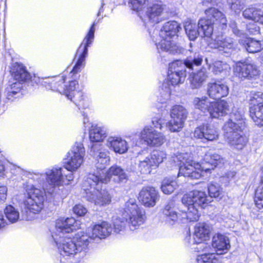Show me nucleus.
Listing matches in <instances>:
<instances>
[{
  "mask_svg": "<svg viewBox=\"0 0 263 263\" xmlns=\"http://www.w3.org/2000/svg\"><path fill=\"white\" fill-rule=\"evenodd\" d=\"M245 110L243 108H234L230 119L225 123L223 129L224 136L228 144L237 149H242L248 142L242 133L246 126Z\"/></svg>",
  "mask_w": 263,
  "mask_h": 263,
  "instance_id": "1",
  "label": "nucleus"
},
{
  "mask_svg": "<svg viewBox=\"0 0 263 263\" xmlns=\"http://www.w3.org/2000/svg\"><path fill=\"white\" fill-rule=\"evenodd\" d=\"M52 237L60 254L61 262L65 263L69 257L74 256L78 253L81 254L82 256L85 255L89 242L88 237L83 232L78 233L76 235V242L67 236L59 237L56 234L52 235Z\"/></svg>",
  "mask_w": 263,
  "mask_h": 263,
  "instance_id": "2",
  "label": "nucleus"
},
{
  "mask_svg": "<svg viewBox=\"0 0 263 263\" xmlns=\"http://www.w3.org/2000/svg\"><path fill=\"white\" fill-rule=\"evenodd\" d=\"M210 202L203 191L194 190L185 194L182 198V202L187 208V211L182 213L181 219H187L190 221H197L200 216L199 209L204 208Z\"/></svg>",
  "mask_w": 263,
  "mask_h": 263,
  "instance_id": "3",
  "label": "nucleus"
},
{
  "mask_svg": "<svg viewBox=\"0 0 263 263\" xmlns=\"http://www.w3.org/2000/svg\"><path fill=\"white\" fill-rule=\"evenodd\" d=\"M180 28L179 25L175 21L164 24L159 33L161 41L156 44L159 52L161 50L172 54L178 52V47L175 43V40L177 38V33Z\"/></svg>",
  "mask_w": 263,
  "mask_h": 263,
  "instance_id": "4",
  "label": "nucleus"
},
{
  "mask_svg": "<svg viewBox=\"0 0 263 263\" xmlns=\"http://www.w3.org/2000/svg\"><path fill=\"white\" fill-rule=\"evenodd\" d=\"M208 18H201L198 22V29L200 33L206 37H211L213 32V25L216 21L224 27L227 25L226 17L221 11L215 8H210L205 11Z\"/></svg>",
  "mask_w": 263,
  "mask_h": 263,
  "instance_id": "5",
  "label": "nucleus"
},
{
  "mask_svg": "<svg viewBox=\"0 0 263 263\" xmlns=\"http://www.w3.org/2000/svg\"><path fill=\"white\" fill-rule=\"evenodd\" d=\"M173 160L180 165L178 175L195 179L201 176L203 167L190 159L187 154H180L174 157Z\"/></svg>",
  "mask_w": 263,
  "mask_h": 263,
  "instance_id": "6",
  "label": "nucleus"
},
{
  "mask_svg": "<svg viewBox=\"0 0 263 263\" xmlns=\"http://www.w3.org/2000/svg\"><path fill=\"white\" fill-rule=\"evenodd\" d=\"M95 185L92 182H88V178L84 183V190L86 193V199L98 206H105L111 202V197L109 193L105 190H99L102 182H96Z\"/></svg>",
  "mask_w": 263,
  "mask_h": 263,
  "instance_id": "7",
  "label": "nucleus"
},
{
  "mask_svg": "<svg viewBox=\"0 0 263 263\" xmlns=\"http://www.w3.org/2000/svg\"><path fill=\"white\" fill-rule=\"evenodd\" d=\"M144 211L136 204L135 199L126 202L122 211V216L127 221L131 230L136 229L145 220Z\"/></svg>",
  "mask_w": 263,
  "mask_h": 263,
  "instance_id": "8",
  "label": "nucleus"
},
{
  "mask_svg": "<svg viewBox=\"0 0 263 263\" xmlns=\"http://www.w3.org/2000/svg\"><path fill=\"white\" fill-rule=\"evenodd\" d=\"M112 175L116 177L114 179V181L118 183H125L128 180V176L123 169L118 165H113L105 173L98 172L89 174L88 180L89 182H92L93 185L99 181L106 183L110 181Z\"/></svg>",
  "mask_w": 263,
  "mask_h": 263,
  "instance_id": "9",
  "label": "nucleus"
},
{
  "mask_svg": "<svg viewBox=\"0 0 263 263\" xmlns=\"http://www.w3.org/2000/svg\"><path fill=\"white\" fill-rule=\"evenodd\" d=\"M26 192L27 197L23 201L24 208L34 214L39 213L44 208L45 193L32 185L27 186Z\"/></svg>",
  "mask_w": 263,
  "mask_h": 263,
  "instance_id": "10",
  "label": "nucleus"
},
{
  "mask_svg": "<svg viewBox=\"0 0 263 263\" xmlns=\"http://www.w3.org/2000/svg\"><path fill=\"white\" fill-rule=\"evenodd\" d=\"M166 154L162 151H153L144 158H140L138 163L139 171L143 174H148L152 168L157 167L166 159Z\"/></svg>",
  "mask_w": 263,
  "mask_h": 263,
  "instance_id": "11",
  "label": "nucleus"
},
{
  "mask_svg": "<svg viewBox=\"0 0 263 263\" xmlns=\"http://www.w3.org/2000/svg\"><path fill=\"white\" fill-rule=\"evenodd\" d=\"M95 26V23H93L88 33L77 50V55L79 54V58L76 65L70 71L72 77L80 72L85 65V58L88 51L87 47L91 44L94 38Z\"/></svg>",
  "mask_w": 263,
  "mask_h": 263,
  "instance_id": "12",
  "label": "nucleus"
},
{
  "mask_svg": "<svg viewBox=\"0 0 263 263\" xmlns=\"http://www.w3.org/2000/svg\"><path fill=\"white\" fill-rule=\"evenodd\" d=\"M186 109L181 105L174 106L170 111L171 119L167 123L166 127L171 132H179L183 127L187 118Z\"/></svg>",
  "mask_w": 263,
  "mask_h": 263,
  "instance_id": "13",
  "label": "nucleus"
},
{
  "mask_svg": "<svg viewBox=\"0 0 263 263\" xmlns=\"http://www.w3.org/2000/svg\"><path fill=\"white\" fill-rule=\"evenodd\" d=\"M85 149L82 143L76 142L67 154L65 168L67 171L77 170L82 164Z\"/></svg>",
  "mask_w": 263,
  "mask_h": 263,
  "instance_id": "14",
  "label": "nucleus"
},
{
  "mask_svg": "<svg viewBox=\"0 0 263 263\" xmlns=\"http://www.w3.org/2000/svg\"><path fill=\"white\" fill-rule=\"evenodd\" d=\"M210 44L212 48L217 49L226 57L230 56L237 49L236 41L228 36H217Z\"/></svg>",
  "mask_w": 263,
  "mask_h": 263,
  "instance_id": "15",
  "label": "nucleus"
},
{
  "mask_svg": "<svg viewBox=\"0 0 263 263\" xmlns=\"http://www.w3.org/2000/svg\"><path fill=\"white\" fill-rule=\"evenodd\" d=\"M63 174L61 168L48 170L46 172L47 182L43 186L44 192L52 194L54 187L63 185Z\"/></svg>",
  "mask_w": 263,
  "mask_h": 263,
  "instance_id": "16",
  "label": "nucleus"
},
{
  "mask_svg": "<svg viewBox=\"0 0 263 263\" xmlns=\"http://www.w3.org/2000/svg\"><path fill=\"white\" fill-rule=\"evenodd\" d=\"M219 133L218 128L214 125L205 124L195 129L193 133V137L196 139L213 141L219 139Z\"/></svg>",
  "mask_w": 263,
  "mask_h": 263,
  "instance_id": "17",
  "label": "nucleus"
},
{
  "mask_svg": "<svg viewBox=\"0 0 263 263\" xmlns=\"http://www.w3.org/2000/svg\"><path fill=\"white\" fill-rule=\"evenodd\" d=\"M112 228L111 225L106 221H103L100 224L93 226L92 227H89L86 230V235L91 239H102L108 236L111 233Z\"/></svg>",
  "mask_w": 263,
  "mask_h": 263,
  "instance_id": "18",
  "label": "nucleus"
},
{
  "mask_svg": "<svg viewBox=\"0 0 263 263\" xmlns=\"http://www.w3.org/2000/svg\"><path fill=\"white\" fill-rule=\"evenodd\" d=\"M141 138L151 146H159L165 141V137L152 128L145 127L141 132Z\"/></svg>",
  "mask_w": 263,
  "mask_h": 263,
  "instance_id": "19",
  "label": "nucleus"
},
{
  "mask_svg": "<svg viewBox=\"0 0 263 263\" xmlns=\"http://www.w3.org/2000/svg\"><path fill=\"white\" fill-rule=\"evenodd\" d=\"M77 223L72 217L66 219H59L55 223V231L52 235H58L59 237H65L64 235L69 233L78 228Z\"/></svg>",
  "mask_w": 263,
  "mask_h": 263,
  "instance_id": "20",
  "label": "nucleus"
},
{
  "mask_svg": "<svg viewBox=\"0 0 263 263\" xmlns=\"http://www.w3.org/2000/svg\"><path fill=\"white\" fill-rule=\"evenodd\" d=\"M139 200L147 207H153L156 205L159 199L158 192L153 187L143 188L139 193Z\"/></svg>",
  "mask_w": 263,
  "mask_h": 263,
  "instance_id": "21",
  "label": "nucleus"
},
{
  "mask_svg": "<svg viewBox=\"0 0 263 263\" xmlns=\"http://www.w3.org/2000/svg\"><path fill=\"white\" fill-rule=\"evenodd\" d=\"M235 71L238 73L240 78L248 79H255L259 74L258 68L252 63H237Z\"/></svg>",
  "mask_w": 263,
  "mask_h": 263,
  "instance_id": "22",
  "label": "nucleus"
},
{
  "mask_svg": "<svg viewBox=\"0 0 263 263\" xmlns=\"http://www.w3.org/2000/svg\"><path fill=\"white\" fill-rule=\"evenodd\" d=\"M207 93L214 99H220L229 94V88L220 81L210 82L208 84Z\"/></svg>",
  "mask_w": 263,
  "mask_h": 263,
  "instance_id": "23",
  "label": "nucleus"
},
{
  "mask_svg": "<svg viewBox=\"0 0 263 263\" xmlns=\"http://www.w3.org/2000/svg\"><path fill=\"white\" fill-rule=\"evenodd\" d=\"M212 227L208 224L202 222L198 223L195 226L194 233V242L196 243H201L210 238Z\"/></svg>",
  "mask_w": 263,
  "mask_h": 263,
  "instance_id": "24",
  "label": "nucleus"
},
{
  "mask_svg": "<svg viewBox=\"0 0 263 263\" xmlns=\"http://www.w3.org/2000/svg\"><path fill=\"white\" fill-rule=\"evenodd\" d=\"M229 103L224 100L213 101V105L211 110V117L213 118H219L228 114L230 111Z\"/></svg>",
  "mask_w": 263,
  "mask_h": 263,
  "instance_id": "25",
  "label": "nucleus"
},
{
  "mask_svg": "<svg viewBox=\"0 0 263 263\" xmlns=\"http://www.w3.org/2000/svg\"><path fill=\"white\" fill-rule=\"evenodd\" d=\"M212 246L216 249L217 254H222L230 248L229 238L221 234H216L212 239Z\"/></svg>",
  "mask_w": 263,
  "mask_h": 263,
  "instance_id": "26",
  "label": "nucleus"
},
{
  "mask_svg": "<svg viewBox=\"0 0 263 263\" xmlns=\"http://www.w3.org/2000/svg\"><path fill=\"white\" fill-rule=\"evenodd\" d=\"M12 76L14 80L19 83L28 81L30 80L31 77L27 71L25 67L21 64L15 63L11 69Z\"/></svg>",
  "mask_w": 263,
  "mask_h": 263,
  "instance_id": "27",
  "label": "nucleus"
},
{
  "mask_svg": "<svg viewBox=\"0 0 263 263\" xmlns=\"http://www.w3.org/2000/svg\"><path fill=\"white\" fill-rule=\"evenodd\" d=\"M175 204L173 201H170L165 206L163 213L166 217V220L168 222L176 221L178 219L184 222L185 220H189L187 219H181V214L185 212H181V213H178L175 209Z\"/></svg>",
  "mask_w": 263,
  "mask_h": 263,
  "instance_id": "28",
  "label": "nucleus"
},
{
  "mask_svg": "<svg viewBox=\"0 0 263 263\" xmlns=\"http://www.w3.org/2000/svg\"><path fill=\"white\" fill-rule=\"evenodd\" d=\"M107 145L116 153L120 154L126 153L128 149L127 142L118 137H109L107 141Z\"/></svg>",
  "mask_w": 263,
  "mask_h": 263,
  "instance_id": "29",
  "label": "nucleus"
},
{
  "mask_svg": "<svg viewBox=\"0 0 263 263\" xmlns=\"http://www.w3.org/2000/svg\"><path fill=\"white\" fill-rule=\"evenodd\" d=\"M192 69V63L190 61L182 62L177 60L170 64L168 71L181 74V77H186V68Z\"/></svg>",
  "mask_w": 263,
  "mask_h": 263,
  "instance_id": "30",
  "label": "nucleus"
},
{
  "mask_svg": "<svg viewBox=\"0 0 263 263\" xmlns=\"http://www.w3.org/2000/svg\"><path fill=\"white\" fill-rule=\"evenodd\" d=\"M163 7L160 4H154L149 7L146 12V16L149 21L153 23H158L161 20L160 16L163 10Z\"/></svg>",
  "mask_w": 263,
  "mask_h": 263,
  "instance_id": "31",
  "label": "nucleus"
},
{
  "mask_svg": "<svg viewBox=\"0 0 263 263\" xmlns=\"http://www.w3.org/2000/svg\"><path fill=\"white\" fill-rule=\"evenodd\" d=\"M181 76L180 73L179 74L168 71L166 83H164L163 84V87H165L166 89L165 91L167 95V97H169L171 93L170 84L172 86H174L184 82L185 77H181Z\"/></svg>",
  "mask_w": 263,
  "mask_h": 263,
  "instance_id": "32",
  "label": "nucleus"
},
{
  "mask_svg": "<svg viewBox=\"0 0 263 263\" xmlns=\"http://www.w3.org/2000/svg\"><path fill=\"white\" fill-rule=\"evenodd\" d=\"M194 107L200 110L203 112H208L211 116V110L213 105V102L206 97L202 98H195L193 100Z\"/></svg>",
  "mask_w": 263,
  "mask_h": 263,
  "instance_id": "33",
  "label": "nucleus"
},
{
  "mask_svg": "<svg viewBox=\"0 0 263 263\" xmlns=\"http://www.w3.org/2000/svg\"><path fill=\"white\" fill-rule=\"evenodd\" d=\"M105 128L97 125H92L89 131V139L91 142H100L106 137Z\"/></svg>",
  "mask_w": 263,
  "mask_h": 263,
  "instance_id": "34",
  "label": "nucleus"
},
{
  "mask_svg": "<svg viewBox=\"0 0 263 263\" xmlns=\"http://www.w3.org/2000/svg\"><path fill=\"white\" fill-rule=\"evenodd\" d=\"M243 16L263 25V11L255 8H249L243 12Z\"/></svg>",
  "mask_w": 263,
  "mask_h": 263,
  "instance_id": "35",
  "label": "nucleus"
},
{
  "mask_svg": "<svg viewBox=\"0 0 263 263\" xmlns=\"http://www.w3.org/2000/svg\"><path fill=\"white\" fill-rule=\"evenodd\" d=\"M207 78L205 69H201L191 76V86L193 89L198 88L202 86Z\"/></svg>",
  "mask_w": 263,
  "mask_h": 263,
  "instance_id": "36",
  "label": "nucleus"
},
{
  "mask_svg": "<svg viewBox=\"0 0 263 263\" xmlns=\"http://www.w3.org/2000/svg\"><path fill=\"white\" fill-rule=\"evenodd\" d=\"M97 160L96 167L99 170L98 172H103V170L109 164L110 161L109 153L107 151H100L97 156Z\"/></svg>",
  "mask_w": 263,
  "mask_h": 263,
  "instance_id": "37",
  "label": "nucleus"
},
{
  "mask_svg": "<svg viewBox=\"0 0 263 263\" xmlns=\"http://www.w3.org/2000/svg\"><path fill=\"white\" fill-rule=\"evenodd\" d=\"M250 116L258 126H263V105L250 109Z\"/></svg>",
  "mask_w": 263,
  "mask_h": 263,
  "instance_id": "38",
  "label": "nucleus"
},
{
  "mask_svg": "<svg viewBox=\"0 0 263 263\" xmlns=\"http://www.w3.org/2000/svg\"><path fill=\"white\" fill-rule=\"evenodd\" d=\"M4 213L11 223H14L19 219L20 213L17 209L11 205H7L4 209Z\"/></svg>",
  "mask_w": 263,
  "mask_h": 263,
  "instance_id": "39",
  "label": "nucleus"
},
{
  "mask_svg": "<svg viewBox=\"0 0 263 263\" xmlns=\"http://www.w3.org/2000/svg\"><path fill=\"white\" fill-rule=\"evenodd\" d=\"M184 29L190 40H195L200 33L199 29L197 30V25L191 22H186L185 23Z\"/></svg>",
  "mask_w": 263,
  "mask_h": 263,
  "instance_id": "40",
  "label": "nucleus"
},
{
  "mask_svg": "<svg viewBox=\"0 0 263 263\" xmlns=\"http://www.w3.org/2000/svg\"><path fill=\"white\" fill-rule=\"evenodd\" d=\"M245 47L249 52L255 53L263 49V43L259 41L249 39L246 41Z\"/></svg>",
  "mask_w": 263,
  "mask_h": 263,
  "instance_id": "41",
  "label": "nucleus"
},
{
  "mask_svg": "<svg viewBox=\"0 0 263 263\" xmlns=\"http://www.w3.org/2000/svg\"><path fill=\"white\" fill-rule=\"evenodd\" d=\"M177 186L176 181L170 179H165L162 183L161 190L165 194H171Z\"/></svg>",
  "mask_w": 263,
  "mask_h": 263,
  "instance_id": "42",
  "label": "nucleus"
},
{
  "mask_svg": "<svg viewBox=\"0 0 263 263\" xmlns=\"http://www.w3.org/2000/svg\"><path fill=\"white\" fill-rule=\"evenodd\" d=\"M250 109L256 107H261L263 105V93H251L249 100Z\"/></svg>",
  "mask_w": 263,
  "mask_h": 263,
  "instance_id": "43",
  "label": "nucleus"
},
{
  "mask_svg": "<svg viewBox=\"0 0 263 263\" xmlns=\"http://www.w3.org/2000/svg\"><path fill=\"white\" fill-rule=\"evenodd\" d=\"M204 161L214 167H216L218 164L223 163V159L220 155L216 153H208L204 157Z\"/></svg>",
  "mask_w": 263,
  "mask_h": 263,
  "instance_id": "44",
  "label": "nucleus"
},
{
  "mask_svg": "<svg viewBox=\"0 0 263 263\" xmlns=\"http://www.w3.org/2000/svg\"><path fill=\"white\" fill-rule=\"evenodd\" d=\"M208 192L211 197L221 198L223 195L222 189L218 183H210L208 187Z\"/></svg>",
  "mask_w": 263,
  "mask_h": 263,
  "instance_id": "45",
  "label": "nucleus"
},
{
  "mask_svg": "<svg viewBox=\"0 0 263 263\" xmlns=\"http://www.w3.org/2000/svg\"><path fill=\"white\" fill-rule=\"evenodd\" d=\"M230 70V66L225 62L218 61L213 63L212 71L215 74H218Z\"/></svg>",
  "mask_w": 263,
  "mask_h": 263,
  "instance_id": "46",
  "label": "nucleus"
},
{
  "mask_svg": "<svg viewBox=\"0 0 263 263\" xmlns=\"http://www.w3.org/2000/svg\"><path fill=\"white\" fill-rule=\"evenodd\" d=\"M254 201L259 209L263 208V177L260 185L256 190Z\"/></svg>",
  "mask_w": 263,
  "mask_h": 263,
  "instance_id": "47",
  "label": "nucleus"
},
{
  "mask_svg": "<svg viewBox=\"0 0 263 263\" xmlns=\"http://www.w3.org/2000/svg\"><path fill=\"white\" fill-rule=\"evenodd\" d=\"M78 85V83L76 81H71L69 82L68 85L66 86L63 91L67 97V98L70 100H72L73 97L74 96V91L76 89V86Z\"/></svg>",
  "mask_w": 263,
  "mask_h": 263,
  "instance_id": "48",
  "label": "nucleus"
},
{
  "mask_svg": "<svg viewBox=\"0 0 263 263\" xmlns=\"http://www.w3.org/2000/svg\"><path fill=\"white\" fill-rule=\"evenodd\" d=\"M127 221L126 219L120 218H116L114 221V229L116 233L122 231L126 224Z\"/></svg>",
  "mask_w": 263,
  "mask_h": 263,
  "instance_id": "49",
  "label": "nucleus"
},
{
  "mask_svg": "<svg viewBox=\"0 0 263 263\" xmlns=\"http://www.w3.org/2000/svg\"><path fill=\"white\" fill-rule=\"evenodd\" d=\"M213 256L212 254H205L198 256L197 258L198 263H214Z\"/></svg>",
  "mask_w": 263,
  "mask_h": 263,
  "instance_id": "50",
  "label": "nucleus"
},
{
  "mask_svg": "<svg viewBox=\"0 0 263 263\" xmlns=\"http://www.w3.org/2000/svg\"><path fill=\"white\" fill-rule=\"evenodd\" d=\"M21 90V83H14L11 87L10 90H8V98L11 99L14 95H15L20 92Z\"/></svg>",
  "mask_w": 263,
  "mask_h": 263,
  "instance_id": "51",
  "label": "nucleus"
},
{
  "mask_svg": "<svg viewBox=\"0 0 263 263\" xmlns=\"http://www.w3.org/2000/svg\"><path fill=\"white\" fill-rule=\"evenodd\" d=\"M146 0H129V4L134 10L139 11L143 7Z\"/></svg>",
  "mask_w": 263,
  "mask_h": 263,
  "instance_id": "52",
  "label": "nucleus"
},
{
  "mask_svg": "<svg viewBox=\"0 0 263 263\" xmlns=\"http://www.w3.org/2000/svg\"><path fill=\"white\" fill-rule=\"evenodd\" d=\"M73 212L77 215L82 216L84 215L87 212V209L82 205H76L73 208Z\"/></svg>",
  "mask_w": 263,
  "mask_h": 263,
  "instance_id": "53",
  "label": "nucleus"
},
{
  "mask_svg": "<svg viewBox=\"0 0 263 263\" xmlns=\"http://www.w3.org/2000/svg\"><path fill=\"white\" fill-rule=\"evenodd\" d=\"M163 120L160 114H157L152 118V123L155 127L161 129Z\"/></svg>",
  "mask_w": 263,
  "mask_h": 263,
  "instance_id": "54",
  "label": "nucleus"
},
{
  "mask_svg": "<svg viewBox=\"0 0 263 263\" xmlns=\"http://www.w3.org/2000/svg\"><path fill=\"white\" fill-rule=\"evenodd\" d=\"M241 3V0H234L232 3L231 9L235 12H239L241 9H242Z\"/></svg>",
  "mask_w": 263,
  "mask_h": 263,
  "instance_id": "55",
  "label": "nucleus"
},
{
  "mask_svg": "<svg viewBox=\"0 0 263 263\" xmlns=\"http://www.w3.org/2000/svg\"><path fill=\"white\" fill-rule=\"evenodd\" d=\"M92 144L90 147V151L91 152H93V155L95 156L97 155V153H99L100 151H101V147L102 145L100 143V142H92Z\"/></svg>",
  "mask_w": 263,
  "mask_h": 263,
  "instance_id": "56",
  "label": "nucleus"
},
{
  "mask_svg": "<svg viewBox=\"0 0 263 263\" xmlns=\"http://www.w3.org/2000/svg\"><path fill=\"white\" fill-rule=\"evenodd\" d=\"M7 187L5 185H0V202H4L7 198Z\"/></svg>",
  "mask_w": 263,
  "mask_h": 263,
  "instance_id": "57",
  "label": "nucleus"
},
{
  "mask_svg": "<svg viewBox=\"0 0 263 263\" xmlns=\"http://www.w3.org/2000/svg\"><path fill=\"white\" fill-rule=\"evenodd\" d=\"M69 172L68 174H65L64 173L63 174V184H68L69 182L73 180V175L72 173V171H68Z\"/></svg>",
  "mask_w": 263,
  "mask_h": 263,
  "instance_id": "58",
  "label": "nucleus"
},
{
  "mask_svg": "<svg viewBox=\"0 0 263 263\" xmlns=\"http://www.w3.org/2000/svg\"><path fill=\"white\" fill-rule=\"evenodd\" d=\"M186 61H190L192 63V66L195 65L196 66H199L201 64L202 62V58L201 56L198 55L197 57L194 58V59L188 60Z\"/></svg>",
  "mask_w": 263,
  "mask_h": 263,
  "instance_id": "59",
  "label": "nucleus"
},
{
  "mask_svg": "<svg viewBox=\"0 0 263 263\" xmlns=\"http://www.w3.org/2000/svg\"><path fill=\"white\" fill-rule=\"evenodd\" d=\"M6 224L7 222L4 218L3 214L0 211V229L5 227Z\"/></svg>",
  "mask_w": 263,
  "mask_h": 263,
  "instance_id": "60",
  "label": "nucleus"
},
{
  "mask_svg": "<svg viewBox=\"0 0 263 263\" xmlns=\"http://www.w3.org/2000/svg\"><path fill=\"white\" fill-rule=\"evenodd\" d=\"M230 26L233 29V32L236 35H239V31L237 29H236V24L235 23V22H231L230 24Z\"/></svg>",
  "mask_w": 263,
  "mask_h": 263,
  "instance_id": "61",
  "label": "nucleus"
},
{
  "mask_svg": "<svg viewBox=\"0 0 263 263\" xmlns=\"http://www.w3.org/2000/svg\"><path fill=\"white\" fill-rule=\"evenodd\" d=\"M4 170V166L0 163V175H2Z\"/></svg>",
  "mask_w": 263,
  "mask_h": 263,
  "instance_id": "62",
  "label": "nucleus"
},
{
  "mask_svg": "<svg viewBox=\"0 0 263 263\" xmlns=\"http://www.w3.org/2000/svg\"><path fill=\"white\" fill-rule=\"evenodd\" d=\"M230 174H231L230 176L231 177H233L235 176V173L234 172H231Z\"/></svg>",
  "mask_w": 263,
  "mask_h": 263,
  "instance_id": "63",
  "label": "nucleus"
},
{
  "mask_svg": "<svg viewBox=\"0 0 263 263\" xmlns=\"http://www.w3.org/2000/svg\"><path fill=\"white\" fill-rule=\"evenodd\" d=\"M65 79L64 78H62L59 82H61V83H63Z\"/></svg>",
  "mask_w": 263,
  "mask_h": 263,
  "instance_id": "64",
  "label": "nucleus"
}]
</instances>
